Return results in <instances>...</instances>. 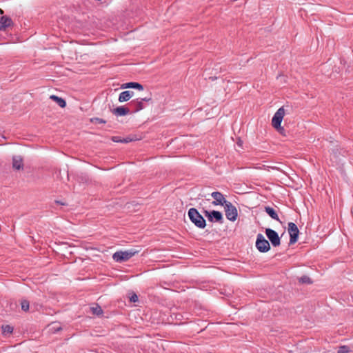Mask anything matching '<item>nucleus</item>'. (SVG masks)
I'll use <instances>...</instances> for the list:
<instances>
[{"label":"nucleus","mask_w":353,"mask_h":353,"mask_svg":"<svg viewBox=\"0 0 353 353\" xmlns=\"http://www.w3.org/2000/svg\"><path fill=\"white\" fill-rule=\"evenodd\" d=\"M188 217L192 223L199 228L203 229L206 226V221L203 216L199 212V211L192 208L189 209L188 212Z\"/></svg>","instance_id":"1"},{"label":"nucleus","mask_w":353,"mask_h":353,"mask_svg":"<svg viewBox=\"0 0 353 353\" xmlns=\"http://www.w3.org/2000/svg\"><path fill=\"white\" fill-rule=\"evenodd\" d=\"M152 101L151 97L138 98L132 100L129 103V108H130L131 114L137 113L143 109L146 108V103Z\"/></svg>","instance_id":"2"},{"label":"nucleus","mask_w":353,"mask_h":353,"mask_svg":"<svg viewBox=\"0 0 353 353\" xmlns=\"http://www.w3.org/2000/svg\"><path fill=\"white\" fill-rule=\"evenodd\" d=\"M137 252L138 251H135L133 250L118 251L113 254L112 259L116 262L121 263L127 261Z\"/></svg>","instance_id":"3"},{"label":"nucleus","mask_w":353,"mask_h":353,"mask_svg":"<svg viewBox=\"0 0 353 353\" xmlns=\"http://www.w3.org/2000/svg\"><path fill=\"white\" fill-rule=\"evenodd\" d=\"M255 245L256 249L261 253L268 252L271 248L269 241L265 239L261 233L256 236Z\"/></svg>","instance_id":"4"},{"label":"nucleus","mask_w":353,"mask_h":353,"mask_svg":"<svg viewBox=\"0 0 353 353\" xmlns=\"http://www.w3.org/2000/svg\"><path fill=\"white\" fill-rule=\"evenodd\" d=\"M288 231L290 235V245L294 244L297 242L299 235V230L297 225L293 223H288Z\"/></svg>","instance_id":"5"},{"label":"nucleus","mask_w":353,"mask_h":353,"mask_svg":"<svg viewBox=\"0 0 353 353\" xmlns=\"http://www.w3.org/2000/svg\"><path fill=\"white\" fill-rule=\"evenodd\" d=\"M224 208L226 218L231 221H236L238 216V211L236 208L231 202L229 201L227 204H225V205H224Z\"/></svg>","instance_id":"6"},{"label":"nucleus","mask_w":353,"mask_h":353,"mask_svg":"<svg viewBox=\"0 0 353 353\" xmlns=\"http://www.w3.org/2000/svg\"><path fill=\"white\" fill-rule=\"evenodd\" d=\"M203 213L210 222H218L222 223L223 222V214L217 210L208 211L204 210Z\"/></svg>","instance_id":"7"},{"label":"nucleus","mask_w":353,"mask_h":353,"mask_svg":"<svg viewBox=\"0 0 353 353\" xmlns=\"http://www.w3.org/2000/svg\"><path fill=\"white\" fill-rule=\"evenodd\" d=\"M265 233L268 239V241H270L273 247H277L280 245L281 238L275 230L271 228H266Z\"/></svg>","instance_id":"8"},{"label":"nucleus","mask_w":353,"mask_h":353,"mask_svg":"<svg viewBox=\"0 0 353 353\" xmlns=\"http://www.w3.org/2000/svg\"><path fill=\"white\" fill-rule=\"evenodd\" d=\"M285 111L283 107L279 108L272 117V125L274 127L281 125V122L285 116Z\"/></svg>","instance_id":"9"},{"label":"nucleus","mask_w":353,"mask_h":353,"mask_svg":"<svg viewBox=\"0 0 353 353\" xmlns=\"http://www.w3.org/2000/svg\"><path fill=\"white\" fill-rule=\"evenodd\" d=\"M211 196L214 199L212 203L214 205H220L224 206L228 203V202H229L225 200L223 194L220 192H213L211 194Z\"/></svg>","instance_id":"10"},{"label":"nucleus","mask_w":353,"mask_h":353,"mask_svg":"<svg viewBox=\"0 0 353 353\" xmlns=\"http://www.w3.org/2000/svg\"><path fill=\"white\" fill-rule=\"evenodd\" d=\"M112 112L113 114H114L117 117H122L125 116L128 114H131L130 108L126 106H119L116 108H114L112 110Z\"/></svg>","instance_id":"11"},{"label":"nucleus","mask_w":353,"mask_h":353,"mask_svg":"<svg viewBox=\"0 0 353 353\" xmlns=\"http://www.w3.org/2000/svg\"><path fill=\"white\" fill-rule=\"evenodd\" d=\"M13 25V22L10 17L8 16H2L0 18V30H5L7 28Z\"/></svg>","instance_id":"12"},{"label":"nucleus","mask_w":353,"mask_h":353,"mask_svg":"<svg viewBox=\"0 0 353 353\" xmlns=\"http://www.w3.org/2000/svg\"><path fill=\"white\" fill-rule=\"evenodd\" d=\"M12 168L17 170L23 169V159L21 156H14L12 157Z\"/></svg>","instance_id":"13"},{"label":"nucleus","mask_w":353,"mask_h":353,"mask_svg":"<svg viewBox=\"0 0 353 353\" xmlns=\"http://www.w3.org/2000/svg\"><path fill=\"white\" fill-rule=\"evenodd\" d=\"M264 211L274 220L279 221L282 223V221L279 219L277 212L270 206H265Z\"/></svg>","instance_id":"14"},{"label":"nucleus","mask_w":353,"mask_h":353,"mask_svg":"<svg viewBox=\"0 0 353 353\" xmlns=\"http://www.w3.org/2000/svg\"><path fill=\"white\" fill-rule=\"evenodd\" d=\"M134 95L133 91L126 90L120 93L119 96V101L120 103L125 102L130 100Z\"/></svg>","instance_id":"15"},{"label":"nucleus","mask_w":353,"mask_h":353,"mask_svg":"<svg viewBox=\"0 0 353 353\" xmlns=\"http://www.w3.org/2000/svg\"><path fill=\"white\" fill-rule=\"evenodd\" d=\"M121 88H134L139 90H143V86L138 82H128L121 85Z\"/></svg>","instance_id":"16"},{"label":"nucleus","mask_w":353,"mask_h":353,"mask_svg":"<svg viewBox=\"0 0 353 353\" xmlns=\"http://www.w3.org/2000/svg\"><path fill=\"white\" fill-rule=\"evenodd\" d=\"M50 99L56 102L59 106L63 108L66 106V101L64 99L59 97L57 95H51L50 97Z\"/></svg>","instance_id":"17"},{"label":"nucleus","mask_w":353,"mask_h":353,"mask_svg":"<svg viewBox=\"0 0 353 353\" xmlns=\"http://www.w3.org/2000/svg\"><path fill=\"white\" fill-rule=\"evenodd\" d=\"M90 310L93 314L98 316L102 315L103 313L101 306L98 304H95L94 305L90 307Z\"/></svg>","instance_id":"18"},{"label":"nucleus","mask_w":353,"mask_h":353,"mask_svg":"<svg viewBox=\"0 0 353 353\" xmlns=\"http://www.w3.org/2000/svg\"><path fill=\"white\" fill-rule=\"evenodd\" d=\"M299 282L303 284H312L313 283L311 278H310L307 275H303L301 277L299 278Z\"/></svg>","instance_id":"19"},{"label":"nucleus","mask_w":353,"mask_h":353,"mask_svg":"<svg viewBox=\"0 0 353 353\" xmlns=\"http://www.w3.org/2000/svg\"><path fill=\"white\" fill-rule=\"evenodd\" d=\"M2 333L6 335L7 334H12L13 332V327L9 325H2Z\"/></svg>","instance_id":"20"},{"label":"nucleus","mask_w":353,"mask_h":353,"mask_svg":"<svg viewBox=\"0 0 353 353\" xmlns=\"http://www.w3.org/2000/svg\"><path fill=\"white\" fill-rule=\"evenodd\" d=\"M21 310L24 312L29 310L30 303L28 300H22L21 302Z\"/></svg>","instance_id":"21"},{"label":"nucleus","mask_w":353,"mask_h":353,"mask_svg":"<svg viewBox=\"0 0 353 353\" xmlns=\"http://www.w3.org/2000/svg\"><path fill=\"white\" fill-rule=\"evenodd\" d=\"M351 352V349L347 345H341L339 347L337 353H348Z\"/></svg>","instance_id":"22"},{"label":"nucleus","mask_w":353,"mask_h":353,"mask_svg":"<svg viewBox=\"0 0 353 353\" xmlns=\"http://www.w3.org/2000/svg\"><path fill=\"white\" fill-rule=\"evenodd\" d=\"M90 121L94 123H105L106 121L99 118V117H94L90 119Z\"/></svg>","instance_id":"23"},{"label":"nucleus","mask_w":353,"mask_h":353,"mask_svg":"<svg viewBox=\"0 0 353 353\" xmlns=\"http://www.w3.org/2000/svg\"><path fill=\"white\" fill-rule=\"evenodd\" d=\"M279 134L285 136V130L283 127L281 126V125H279V126H274L273 127Z\"/></svg>","instance_id":"24"},{"label":"nucleus","mask_w":353,"mask_h":353,"mask_svg":"<svg viewBox=\"0 0 353 353\" xmlns=\"http://www.w3.org/2000/svg\"><path fill=\"white\" fill-rule=\"evenodd\" d=\"M122 139H123V138H121V137H119V136H113L111 137V140L115 143H122Z\"/></svg>","instance_id":"25"},{"label":"nucleus","mask_w":353,"mask_h":353,"mask_svg":"<svg viewBox=\"0 0 353 353\" xmlns=\"http://www.w3.org/2000/svg\"><path fill=\"white\" fill-rule=\"evenodd\" d=\"M136 139L134 138H132L130 137H127L125 138H123L122 139V143H128L130 142H132L133 141H135Z\"/></svg>","instance_id":"26"},{"label":"nucleus","mask_w":353,"mask_h":353,"mask_svg":"<svg viewBox=\"0 0 353 353\" xmlns=\"http://www.w3.org/2000/svg\"><path fill=\"white\" fill-rule=\"evenodd\" d=\"M138 296L135 293H133L132 296L130 297V302L136 303L137 301H138Z\"/></svg>","instance_id":"27"},{"label":"nucleus","mask_w":353,"mask_h":353,"mask_svg":"<svg viewBox=\"0 0 353 353\" xmlns=\"http://www.w3.org/2000/svg\"><path fill=\"white\" fill-rule=\"evenodd\" d=\"M81 181H84V182H88L89 180L88 176L87 175L81 176Z\"/></svg>","instance_id":"28"},{"label":"nucleus","mask_w":353,"mask_h":353,"mask_svg":"<svg viewBox=\"0 0 353 353\" xmlns=\"http://www.w3.org/2000/svg\"><path fill=\"white\" fill-rule=\"evenodd\" d=\"M55 202H56V203H58V204H60V205H65V203H63V202H61V201H55Z\"/></svg>","instance_id":"29"},{"label":"nucleus","mask_w":353,"mask_h":353,"mask_svg":"<svg viewBox=\"0 0 353 353\" xmlns=\"http://www.w3.org/2000/svg\"><path fill=\"white\" fill-rule=\"evenodd\" d=\"M3 10L2 9H0V14H3Z\"/></svg>","instance_id":"30"},{"label":"nucleus","mask_w":353,"mask_h":353,"mask_svg":"<svg viewBox=\"0 0 353 353\" xmlns=\"http://www.w3.org/2000/svg\"><path fill=\"white\" fill-rule=\"evenodd\" d=\"M238 145H241V141L238 142Z\"/></svg>","instance_id":"31"}]
</instances>
